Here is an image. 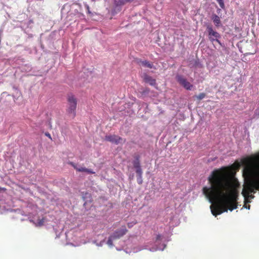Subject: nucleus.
Here are the masks:
<instances>
[{"instance_id": "obj_11", "label": "nucleus", "mask_w": 259, "mask_h": 259, "mask_svg": "<svg viewBox=\"0 0 259 259\" xmlns=\"http://www.w3.org/2000/svg\"><path fill=\"white\" fill-rule=\"evenodd\" d=\"M211 19L217 27L220 26L221 24V19L218 15L216 14H213L211 16Z\"/></svg>"}, {"instance_id": "obj_23", "label": "nucleus", "mask_w": 259, "mask_h": 259, "mask_svg": "<svg viewBox=\"0 0 259 259\" xmlns=\"http://www.w3.org/2000/svg\"><path fill=\"white\" fill-rule=\"evenodd\" d=\"M161 238V236L159 234L157 235L156 236V240H159Z\"/></svg>"}, {"instance_id": "obj_9", "label": "nucleus", "mask_w": 259, "mask_h": 259, "mask_svg": "<svg viewBox=\"0 0 259 259\" xmlns=\"http://www.w3.org/2000/svg\"><path fill=\"white\" fill-rule=\"evenodd\" d=\"M241 194L244 198V202L245 203H250L251 202L250 199H253L254 198V196L253 194L246 193L245 190H242Z\"/></svg>"}, {"instance_id": "obj_10", "label": "nucleus", "mask_w": 259, "mask_h": 259, "mask_svg": "<svg viewBox=\"0 0 259 259\" xmlns=\"http://www.w3.org/2000/svg\"><path fill=\"white\" fill-rule=\"evenodd\" d=\"M133 0H114V5L115 7H120L123 6L127 2H132Z\"/></svg>"}, {"instance_id": "obj_15", "label": "nucleus", "mask_w": 259, "mask_h": 259, "mask_svg": "<svg viewBox=\"0 0 259 259\" xmlns=\"http://www.w3.org/2000/svg\"><path fill=\"white\" fill-rule=\"evenodd\" d=\"M115 239H113V238H112V236L111 235L109 238H108V239L107 240V244L110 246H111L113 245V240H114Z\"/></svg>"}, {"instance_id": "obj_14", "label": "nucleus", "mask_w": 259, "mask_h": 259, "mask_svg": "<svg viewBox=\"0 0 259 259\" xmlns=\"http://www.w3.org/2000/svg\"><path fill=\"white\" fill-rule=\"evenodd\" d=\"M140 62L144 66L147 67H148L149 68H153V63H151V62H150L149 61H146V60H144V61L140 60Z\"/></svg>"}, {"instance_id": "obj_5", "label": "nucleus", "mask_w": 259, "mask_h": 259, "mask_svg": "<svg viewBox=\"0 0 259 259\" xmlns=\"http://www.w3.org/2000/svg\"><path fill=\"white\" fill-rule=\"evenodd\" d=\"M105 140L116 145L121 143L122 141L125 142L126 141L125 139H123L120 137L115 135L106 136Z\"/></svg>"}, {"instance_id": "obj_22", "label": "nucleus", "mask_w": 259, "mask_h": 259, "mask_svg": "<svg viewBox=\"0 0 259 259\" xmlns=\"http://www.w3.org/2000/svg\"><path fill=\"white\" fill-rule=\"evenodd\" d=\"M68 163L70 165H71L72 166H73L74 167V168L77 170V169L78 168V167L77 166L76 164H75L73 162H69Z\"/></svg>"}, {"instance_id": "obj_13", "label": "nucleus", "mask_w": 259, "mask_h": 259, "mask_svg": "<svg viewBox=\"0 0 259 259\" xmlns=\"http://www.w3.org/2000/svg\"><path fill=\"white\" fill-rule=\"evenodd\" d=\"M77 171H79V172H86L88 174H95V172L93 171L92 169H88L85 167H82V166L78 167V168L77 169Z\"/></svg>"}, {"instance_id": "obj_2", "label": "nucleus", "mask_w": 259, "mask_h": 259, "mask_svg": "<svg viewBox=\"0 0 259 259\" xmlns=\"http://www.w3.org/2000/svg\"><path fill=\"white\" fill-rule=\"evenodd\" d=\"M246 180L242 190L249 194L259 190V153L251 158L243 170Z\"/></svg>"}, {"instance_id": "obj_20", "label": "nucleus", "mask_w": 259, "mask_h": 259, "mask_svg": "<svg viewBox=\"0 0 259 259\" xmlns=\"http://www.w3.org/2000/svg\"><path fill=\"white\" fill-rule=\"evenodd\" d=\"M137 183L141 185L143 183V180H142V176H137Z\"/></svg>"}, {"instance_id": "obj_26", "label": "nucleus", "mask_w": 259, "mask_h": 259, "mask_svg": "<svg viewBox=\"0 0 259 259\" xmlns=\"http://www.w3.org/2000/svg\"><path fill=\"white\" fill-rule=\"evenodd\" d=\"M244 206L245 208H247V209H250V205H248V206H246V203H245V204H244Z\"/></svg>"}, {"instance_id": "obj_16", "label": "nucleus", "mask_w": 259, "mask_h": 259, "mask_svg": "<svg viewBox=\"0 0 259 259\" xmlns=\"http://www.w3.org/2000/svg\"><path fill=\"white\" fill-rule=\"evenodd\" d=\"M45 221V219L44 218H42L41 219H38L37 222V226H42L44 225Z\"/></svg>"}, {"instance_id": "obj_21", "label": "nucleus", "mask_w": 259, "mask_h": 259, "mask_svg": "<svg viewBox=\"0 0 259 259\" xmlns=\"http://www.w3.org/2000/svg\"><path fill=\"white\" fill-rule=\"evenodd\" d=\"M217 2H218L220 6L222 8H224V2L223 0H217Z\"/></svg>"}, {"instance_id": "obj_4", "label": "nucleus", "mask_w": 259, "mask_h": 259, "mask_svg": "<svg viewBox=\"0 0 259 259\" xmlns=\"http://www.w3.org/2000/svg\"><path fill=\"white\" fill-rule=\"evenodd\" d=\"M206 29L208 34V38L210 41L212 42H213L214 41H216L219 44H221L220 41L218 39V38H220L221 36L218 32L213 30L212 26L208 25L207 26Z\"/></svg>"}, {"instance_id": "obj_3", "label": "nucleus", "mask_w": 259, "mask_h": 259, "mask_svg": "<svg viewBox=\"0 0 259 259\" xmlns=\"http://www.w3.org/2000/svg\"><path fill=\"white\" fill-rule=\"evenodd\" d=\"M77 102V99L74 95L69 94L67 96L68 107L67 112L70 114H72L73 117H75L76 115Z\"/></svg>"}, {"instance_id": "obj_8", "label": "nucleus", "mask_w": 259, "mask_h": 259, "mask_svg": "<svg viewBox=\"0 0 259 259\" xmlns=\"http://www.w3.org/2000/svg\"><path fill=\"white\" fill-rule=\"evenodd\" d=\"M144 79L145 82L149 83L151 85L155 87L156 89L157 88L156 80L151 76L146 75L145 76Z\"/></svg>"}, {"instance_id": "obj_6", "label": "nucleus", "mask_w": 259, "mask_h": 259, "mask_svg": "<svg viewBox=\"0 0 259 259\" xmlns=\"http://www.w3.org/2000/svg\"><path fill=\"white\" fill-rule=\"evenodd\" d=\"M176 78L179 83L185 89L187 90H192L193 85L191 84L189 81H188L187 79L183 77L182 75H177Z\"/></svg>"}, {"instance_id": "obj_1", "label": "nucleus", "mask_w": 259, "mask_h": 259, "mask_svg": "<svg viewBox=\"0 0 259 259\" xmlns=\"http://www.w3.org/2000/svg\"><path fill=\"white\" fill-rule=\"evenodd\" d=\"M230 172L231 169L228 167L214 169L207 179L209 186L202 189L203 193L211 203V212L215 217L237 208L239 184L230 178Z\"/></svg>"}, {"instance_id": "obj_24", "label": "nucleus", "mask_w": 259, "mask_h": 259, "mask_svg": "<svg viewBox=\"0 0 259 259\" xmlns=\"http://www.w3.org/2000/svg\"><path fill=\"white\" fill-rule=\"evenodd\" d=\"M45 135L48 137V138H49L50 139H52L51 138V135L49 133H45Z\"/></svg>"}, {"instance_id": "obj_25", "label": "nucleus", "mask_w": 259, "mask_h": 259, "mask_svg": "<svg viewBox=\"0 0 259 259\" xmlns=\"http://www.w3.org/2000/svg\"><path fill=\"white\" fill-rule=\"evenodd\" d=\"M87 9L88 10V12L89 13H91L90 10V7L88 5L86 6Z\"/></svg>"}, {"instance_id": "obj_12", "label": "nucleus", "mask_w": 259, "mask_h": 259, "mask_svg": "<svg viewBox=\"0 0 259 259\" xmlns=\"http://www.w3.org/2000/svg\"><path fill=\"white\" fill-rule=\"evenodd\" d=\"M134 158H135V160L133 162L134 167L135 168L141 167L140 162V155H135L134 156Z\"/></svg>"}, {"instance_id": "obj_18", "label": "nucleus", "mask_w": 259, "mask_h": 259, "mask_svg": "<svg viewBox=\"0 0 259 259\" xmlns=\"http://www.w3.org/2000/svg\"><path fill=\"white\" fill-rule=\"evenodd\" d=\"M205 96H206V95L205 93H202L199 94L198 96H196V98L198 100H201L203 99L205 97Z\"/></svg>"}, {"instance_id": "obj_19", "label": "nucleus", "mask_w": 259, "mask_h": 259, "mask_svg": "<svg viewBox=\"0 0 259 259\" xmlns=\"http://www.w3.org/2000/svg\"><path fill=\"white\" fill-rule=\"evenodd\" d=\"M137 223V221L135 220L132 222H130V223H128L127 224V227L129 228H131L132 227H133L135 225H136V224Z\"/></svg>"}, {"instance_id": "obj_7", "label": "nucleus", "mask_w": 259, "mask_h": 259, "mask_svg": "<svg viewBox=\"0 0 259 259\" xmlns=\"http://www.w3.org/2000/svg\"><path fill=\"white\" fill-rule=\"evenodd\" d=\"M127 232V230L125 226H122L121 228L115 231L112 235L113 239H118L124 235Z\"/></svg>"}, {"instance_id": "obj_17", "label": "nucleus", "mask_w": 259, "mask_h": 259, "mask_svg": "<svg viewBox=\"0 0 259 259\" xmlns=\"http://www.w3.org/2000/svg\"><path fill=\"white\" fill-rule=\"evenodd\" d=\"M135 168L136 169V172L137 174V176H142L143 171H142L141 167H139Z\"/></svg>"}]
</instances>
